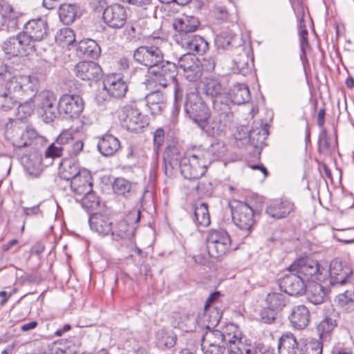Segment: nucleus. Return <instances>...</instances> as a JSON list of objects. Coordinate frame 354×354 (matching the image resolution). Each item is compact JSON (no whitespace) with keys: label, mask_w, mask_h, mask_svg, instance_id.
<instances>
[{"label":"nucleus","mask_w":354,"mask_h":354,"mask_svg":"<svg viewBox=\"0 0 354 354\" xmlns=\"http://www.w3.org/2000/svg\"><path fill=\"white\" fill-rule=\"evenodd\" d=\"M337 299L342 306L354 301V290H346L343 293L339 294L337 296Z\"/></svg>","instance_id":"obj_59"},{"label":"nucleus","mask_w":354,"mask_h":354,"mask_svg":"<svg viewBox=\"0 0 354 354\" xmlns=\"http://www.w3.org/2000/svg\"><path fill=\"white\" fill-rule=\"evenodd\" d=\"M141 100L145 101V106L148 107L152 115H159L166 107V99L158 91L152 92Z\"/></svg>","instance_id":"obj_30"},{"label":"nucleus","mask_w":354,"mask_h":354,"mask_svg":"<svg viewBox=\"0 0 354 354\" xmlns=\"http://www.w3.org/2000/svg\"><path fill=\"white\" fill-rule=\"evenodd\" d=\"M243 354H270L269 352L263 353L250 344L246 343Z\"/></svg>","instance_id":"obj_64"},{"label":"nucleus","mask_w":354,"mask_h":354,"mask_svg":"<svg viewBox=\"0 0 354 354\" xmlns=\"http://www.w3.org/2000/svg\"><path fill=\"white\" fill-rule=\"evenodd\" d=\"M183 55L176 64L183 69L185 77L190 82H195L202 76L201 62L193 54L196 51H189Z\"/></svg>","instance_id":"obj_19"},{"label":"nucleus","mask_w":354,"mask_h":354,"mask_svg":"<svg viewBox=\"0 0 354 354\" xmlns=\"http://www.w3.org/2000/svg\"><path fill=\"white\" fill-rule=\"evenodd\" d=\"M233 39L232 35H227L225 32H222L215 38V43L218 48H227L231 44Z\"/></svg>","instance_id":"obj_54"},{"label":"nucleus","mask_w":354,"mask_h":354,"mask_svg":"<svg viewBox=\"0 0 354 354\" xmlns=\"http://www.w3.org/2000/svg\"><path fill=\"white\" fill-rule=\"evenodd\" d=\"M115 194L129 198L135 193V185L123 178H117L112 184Z\"/></svg>","instance_id":"obj_36"},{"label":"nucleus","mask_w":354,"mask_h":354,"mask_svg":"<svg viewBox=\"0 0 354 354\" xmlns=\"http://www.w3.org/2000/svg\"><path fill=\"white\" fill-rule=\"evenodd\" d=\"M326 270L328 274L325 281L328 280L331 287L339 288L350 283L353 270L349 266L343 265L339 259H333Z\"/></svg>","instance_id":"obj_11"},{"label":"nucleus","mask_w":354,"mask_h":354,"mask_svg":"<svg viewBox=\"0 0 354 354\" xmlns=\"http://www.w3.org/2000/svg\"><path fill=\"white\" fill-rule=\"evenodd\" d=\"M278 313L275 310L270 309L266 306V308L262 309L260 313L261 321L265 324H272L276 319Z\"/></svg>","instance_id":"obj_55"},{"label":"nucleus","mask_w":354,"mask_h":354,"mask_svg":"<svg viewBox=\"0 0 354 354\" xmlns=\"http://www.w3.org/2000/svg\"><path fill=\"white\" fill-rule=\"evenodd\" d=\"M330 149V142L325 129L319 134L318 140V150L320 153H327Z\"/></svg>","instance_id":"obj_58"},{"label":"nucleus","mask_w":354,"mask_h":354,"mask_svg":"<svg viewBox=\"0 0 354 354\" xmlns=\"http://www.w3.org/2000/svg\"><path fill=\"white\" fill-rule=\"evenodd\" d=\"M326 294V288L320 283H313L308 290V299L315 305L324 302Z\"/></svg>","instance_id":"obj_41"},{"label":"nucleus","mask_w":354,"mask_h":354,"mask_svg":"<svg viewBox=\"0 0 354 354\" xmlns=\"http://www.w3.org/2000/svg\"><path fill=\"white\" fill-rule=\"evenodd\" d=\"M97 149L104 156H112L120 149V142L111 134H105L99 140Z\"/></svg>","instance_id":"obj_32"},{"label":"nucleus","mask_w":354,"mask_h":354,"mask_svg":"<svg viewBox=\"0 0 354 354\" xmlns=\"http://www.w3.org/2000/svg\"><path fill=\"white\" fill-rule=\"evenodd\" d=\"M65 151V147L59 146L56 143H52L46 150L45 157L46 158H59L63 155V152Z\"/></svg>","instance_id":"obj_53"},{"label":"nucleus","mask_w":354,"mask_h":354,"mask_svg":"<svg viewBox=\"0 0 354 354\" xmlns=\"http://www.w3.org/2000/svg\"><path fill=\"white\" fill-rule=\"evenodd\" d=\"M79 51L86 57L95 59L100 55V48L95 41L87 39L82 40L78 46Z\"/></svg>","instance_id":"obj_37"},{"label":"nucleus","mask_w":354,"mask_h":354,"mask_svg":"<svg viewBox=\"0 0 354 354\" xmlns=\"http://www.w3.org/2000/svg\"><path fill=\"white\" fill-rule=\"evenodd\" d=\"M177 68L176 64L163 59L162 63L152 67L149 73L156 84L165 88L175 80Z\"/></svg>","instance_id":"obj_18"},{"label":"nucleus","mask_w":354,"mask_h":354,"mask_svg":"<svg viewBox=\"0 0 354 354\" xmlns=\"http://www.w3.org/2000/svg\"><path fill=\"white\" fill-rule=\"evenodd\" d=\"M185 112L201 129H205L210 111L201 97L196 92L187 95L184 105Z\"/></svg>","instance_id":"obj_5"},{"label":"nucleus","mask_w":354,"mask_h":354,"mask_svg":"<svg viewBox=\"0 0 354 354\" xmlns=\"http://www.w3.org/2000/svg\"><path fill=\"white\" fill-rule=\"evenodd\" d=\"M323 344L317 339L307 341L301 348V354H322Z\"/></svg>","instance_id":"obj_51"},{"label":"nucleus","mask_w":354,"mask_h":354,"mask_svg":"<svg viewBox=\"0 0 354 354\" xmlns=\"http://www.w3.org/2000/svg\"><path fill=\"white\" fill-rule=\"evenodd\" d=\"M295 209V204L288 200H274L266 208V214L274 219L288 217Z\"/></svg>","instance_id":"obj_23"},{"label":"nucleus","mask_w":354,"mask_h":354,"mask_svg":"<svg viewBox=\"0 0 354 354\" xmlns=\"http://www.w3.org/2000/svg\"><path fill=\"white\" fill-rule=\"evenodd\" d=\"M140 211L137 209L130 211L127 216L118 221L111 231L114 239H129L133 236L136 224L140 221Z\"/></svg>","instance_id":"obj_12"},{"label":"nucleus","mask_w":354,"mask_h":354,"mask_svg":"<svg viewBox=\"0 0 354 354\" xmlns=\"http://www.w3.org/2000/svg\"><path fill=\"white\" fill-rule=\"evenodd\" d=\"M306 281L296 272H290L279 282L281 290L291 296H299L306 292Z\"/></svg>","instance_id":"obj_21"},{"label":"nucleus","mask_w":354,"mask_h":354,"mask_svg":"<svg viewBox=\"0 0 354 354\" xmlns=\"http://www.w3.org/2000/svg\"><path fill=\"white\" fill-rule=\"evenodd\" d=\"M104 89L109 95L115 98L123 97L128 89V86L120 75L108 76L103 82Z\"/></svg>","instance_id":"obj_26"},{"label":"nucleus","mask_w":354,"mask_h":354,"mask_svg":"<svg viewBox=\"0 0 354 354\" xmlns=\"http://www.w3.org/2000/svg\"><path fill=\"white\" fill-rule=\"evenodd\" d=\"M88 222L91 229L102 236L108 235L113 230L112 222L104 214H92Z\"/></svg>","instance_id":"obj_29"},{"label":"nucleus","mask_w":354,"mask_h":354,"mask_svg":"<svg viewBox=\"0 0 354 354\" xmlns=\"http://www.w3.org/2000/svg\"><path fill=\"white\" fill-rule=\"evenodd\" d=\"M208 166L203 154L197 149L183 156L179 169L185 178L198 180L205 174Z\"/></svg>","instance_id":"obj_7"},{"label":"nucleus","mask_w":354,"mask_h":354,"mask_svg":"<svg viewBox=\"0 0 354 354\" xmlns=\"http://www.w3.org/2000/svg\"><path fill=\"white\" fill-rule=\"evenodd\" d=\"M19 136V138L14 140L13 145L16 148L21 149L24 147H30L33 140L37 138V133L32 128H26L25 131L21 132Z\"/></svg>","instance_id":"obj_39"},{"label":"nucleus","mask_w":354,"mask_h":354,"mask_svg":"<svg viewBox=\"0 0 354 354\" xmlns=\"http://www.w3.org/2000/svg\"><path fill=\"white\" fill-rule=\"evenodd\" d=\"M2 49L9 57L27 55L35 52L34 46L30 45L28 39L21 32L5 41L2 44Z\"/></svg>","instance_id":"obj_16"},{"label":"nucleus","mask_w":354,"mask_h":354,"mask_svg":"<svg viewBox=\"0 0 354 354\" xmlns=\"http://www.w3.org/2000/svg\"><path fill=\"white\" fill-rule=\"evenodd\" d=\"M238 326L229 324L223 331L207 330L202 337V351L204 354H223L227 348L228 354H243L246 344Z\"/></svg>","instance_id":"obj_1"},{"label":"nucleus","mask_w":354,"mask_h":354,"mask_svg":"<svg viewBox=\"0 0 354 354\" xmlns=\"http://www.w3.org/2000/svg\"><path fill=\"white\" fill-rule=\"evenodd\" d=\"M19 19L15 14L11 12L8 16L6 17V22L4 30L8 31H13L18 27Z\"/></svg>","instance_id":"obj_62"},{"label":"nucleus","mask_w":354,"mask_h":354,"mask_svg":"<svg viewBox=\"0 0 354 354\" xmlns=\"http://www.w3.org/2000/svg\"><path fill=\"white\" fill-rule=\"evenodd\" d=\"M24 102L21 103H19V106L18 107V113H23L21 117L26 118L27 116L30 115V114L33 111L34 102L30 101V100H24Z\"/></svg>","instance_id":"obj_57"},{"label":"nucleus","mask_w":354,"mask_h":354,"mask_svg":"<svg viewBox=\"0 0 354 354\" xmlns=\"http://www.w3.org/2000/svg\"><path fill=\"white\" fill-rule=\"evenodd\" d=\"M289 272H296L306 282L319 281L324 282L328 271L320 267L317 261L309 259H299L294 261L288 268Z\"/></svg>","instance_id":"obj_4"},{"label":"nucleus","mask_w":354,"mask_h":354,"mask_svg":"<svg viewBox=\"0 0 354 354\" xmlns=\"http://www.w3.org/2000/svg\"><path fill=\"white\" fill-rule=\"evenodd\" d=\"M288 319L292 327L301 330L306 328L310 320V312L304 305H298L292 309Z\"/></svg>","instance_id":"obj_27"},{"label":"nucleus","mask_w":354,"mask_h":354,"mask_svg":"<svg viewBox=\"0 0 354 354\" xmlns=\"http://www.w3.org/2000/svg\"><path fill=\"white\" fill-rule=\"evenodd\" d=\"M336 326V320L333 319V317L330 315L325 316L317 327V330L320 339H326Z\"/></svg>","instance_id":"obj_44"},{"label":"nucleus","mask_w":354,"mask_h":354,"mask_svg":"<svg viewBox=\"0 0 354 354\" xmlns=\"http://www.w3.org/2000/svg\"><path fill=\"white\" fill-rule=\"evenodd\" d=\"M231 239L223 230H213L207 238V249L210 257L218 258L224 255L230 248Z\"/></svg>","instance_id":"obj_10"},{"label":"nucleus","mask_w":354,"mask_h":354,"mask_svg":"<svg viewBox=\"0 0 354 354\" xmlns=\"http://www.w3.org/2000/svg\"><path fill=\"white\" fill-rule=\"evenodd\" d=\"M77 77L83 80L97 81L102 77L101 67L93 62H80L74 68Z\"/></svg>","instance_id":"obj_24"},{"label":"nucleus","mask_w":354,"mask_h":354,"mask_svg":"<svg viewBox=\"0 0 354 354\" xmlns=\"http://www.w3.org/2000/svg\"><path fill=\"white\" fill-rule=\"evenodd\" d=\"M230 101V106L232 103L236 104H243L250 100V93L248 86L243 84H234L226 95Z\"/></svg>","instance_id":"obj_31"},{"label":"nucleus","mask_w":354,"mask_h":354,"mask_svg":"<svg viewBox=\"0 0 354 354\" xmlns=\"http://www.w3.org/2000/svg\"><path fill=\"white\" fill-rule=\"evenodd\" d=\"M77 15V8L73 4H62L59 9V16L63 24H72Z\"/></svg>","instance_id":"obj_42"},{"label":"nucleus","mask_w":354,"mask_h":354,"mask_svg":"<svg viewBox=\"0 0 354 354\" xmlns=\"http://www.w3.org/2000/svg\"><path fill=\"white\" fill-rule=\"evenodd\" d=\"M201 89L203 93L212 98L213 109H215L217 104L222 108L224 106H230V101L226 95L225 88L218 80L206 78L201 83Z\"/></svg>","instance_id":"obj_13"},{"label":"nucleus","mask_w":354,"mask_h":354,"mask_svg":"<svg viewBox=\"0 0 354 354\" xmlns=\"http://www.w3.org/2000/svg\"><path fill=\"white\" fill-rule=\"evenodd\" d=\"M75 36L72 29L64 28L55 35V41L62 47L68 46L74 43Z\"/></svg>","instance_id":"obj_48"},{"label":"nucleus","mask_w":354,"mask_h":354,"mask_svg":"<svg viewBox=\"0 0 354 354\" xmlns=\"http://www.w3.org/2000/svg\"><path fill=\"white\" fill-rule=\"evenodd\" d=\"M91 176L86 169L82 171L71 181V188L76 195L82 196V194L91 191Z\"/></svg>","instance_id":"obj_28"},{"label":"nucleus","mask_w":354,"mask_h":354,"mask_svg":"<svg viewBox=\"0 0 354 354\" xmlns=\"http://www.w3.org/2000/svg\"><path fill=\"white\" fill-rule=\"evenodd\" d=\"M216 59L214 55H207L203 58L201 62V67L202 71L203 70L207 72H212L214 70L216 66Z\"/></svg>","instance_id":"obj_60"},{"label":"nucleus","mask_w":354,"mask_h":354,"mask_svg":"<svg viewBox=\"0 0 354 354\" xmlns=\"http://www.w3.org/2000/svg\"><path fill=\"white\" fill-rule=\"evenodd\" d=\"M215 113L213 121L208 124L205 131L207 134L215 136H219L225 131V129L230 127L234 120V113L229 106H224L221 107L219 104H216L214 109Z\"/></svg>","instance_id":"obj_9"},{"label":"nucleus","mask_w":354,"mask_h":354,"mask_svg":"<svg viewBox=\"0 0 354 354\" xmlns=\"http://www.w3.org/2000/svg\"><path fill=\"white\" fill-rule=\"evenodd\" d=\"M203 154V158L209 165L212 162L223 156L227 148L225 143L219 140H214L207 149H198Z\"/></svg>","instance_id":"obj_33"},{"label":"nucleus","mask_w":354,"mask_h":354,"mask_svg":"<svg viewBox=\"0 0 354 354\" xmlns=\"http://www.w3.org/2000/svg\"><path fill=\"white\" fill-rule=\"evenodd\" d=\"M48 25L44 19L38 18L31 19L24 26L23 31L21 32L24 37L28 39L30 46H34V50L36 51V44L44 39L48 34Z\"/></svg>","instance_id":"obj_14"},{"label":"nucleus","mask_w":354,"mask_h":354,"mask_svg":"<svg viewBox=\"0 0 354 354\" xmlns=\"http://www.w3.org/2000/svg\"><path fill=\"white\" fill-rule=\"evenodd\" d=\"M268 134V131L266 127H257L252 129L249 134L250 142L255 147L261 146L265 142Z\"/></svg>","instance_id":"obj_49"},{"label":"nucleus","mask_w":354,"mask_h":354,"mask_svg":"<svg viewBox=\"0 0 354 354\" xmlns=\"http://www.w3.org/2000/svg\"><path fill=\"white\" fill-rule=\"evenodd\" d=\"M62 167V169L60 172V177L66 180L71 181L82 171L79 165L71 160L63 162Z\"/></svg>","instance_id":"obj_47"},{"label":"nucleus","mask_w":354,"mask_h":354,"mask_svg":"<svg viewBox=\"0 0 354 354\" xmlns=\"http://www.w3.org/2000/svg\"><path fill=\"white\" fill-rule=\"evenodd\" d=\"M83 109L84 102L78 95L64 94L59 100L57 114L75 118L79 117Z\"/></svg>","instance_id":"obj_17"},{"label":"nucleus","mask_w":354,"mask_h":354,"mask_svg":"<svg viewBox=\"0 0 354 354\" xmlns=\"http://www.w3.org/2000/svg\"><path fill=\"white\" fill-rule=\"evenodd\" d=\"M17 93L11 91L7 82L4 86L0 87V109L7 111L19 103Z\"/></svg>","instance_id":"obj_34"},{"label":"nucleus","mask_w":354,"mask_h":354,"mask_svg":"<svg viewBox=\"0 0 354 354\" xmlns=\"http://www.w3.org/2000/svg\"><path fill=\"white\" fill-rule=\"evenodd\" d=\"M11 91L17 93L19 100L32 101L37 94L39 82L37 77L30 75L13 77L8 81Z\"/></svg>","instance_id":"obj_8"},{"label":"nucleus","mask_w":354,"mask_h":354,"mask_svg":"<svg viewBox=\"0 0 354 354\" xmlns=\"http://www.w3.org/2000/svg\"><path fill=\"white\" fill-rule=\"evenodd\" d=\"M34 105L40 109L47 122L53 121L57 115L58 102L55 94L48 90L37 93L32 100Z\"/></svg>","instance_id":"obj_15"},{"label":"nucleus","mask_w":354,"mask_h":354,"mask_svg":"<svg viewBox=\"0 0 354 354\" xmlns=\"http://www.w3.org/2000/svg\"><path fill=\"white\" fill-rule=\"evenodd\" d=\"M237 55L233 59L234 67L240 73H245L249 66L250 57L242 46L237 49Z\"/></svg>","instance_id":"obj_46"},{"label":"nucleus","mask_w":354,"mask_h":354,"mask_svg":"<svg viewBox=\"0 0 354 354\" xmlns=\"http://www.w3.org/2000/svg\"><path fill=\"white\" fill-rule=\"evenodd\" d=\"M156 341L160 348H170L176 344V335L171 330L160 329L156 333Z\"/></svg>","instance_id":"obj_40"},{"label":"nucleus","mask_w":354,"mask_h":354,"mask_svg":"<svg viewBox=\"0 0 354 354\" xmlns=\"http://www.w3.org/2000/svg\"><path fill=\"white\" fill-rule=\"evenodd\" d=\"M194 221L197 225L207 227L210 223V216L208 205L205 203H201L194 209Z\"/></svg>","instance_id":"obj_43"},{"label":"nucleus","mask_w":354,"mask_h":354,"mask_svg":"<svg viewBox=\"0 0 354 354\" xmlns=\"http://www.w3.org/2000/svg\"><path fill=\"white\" fill-rule=\"evenodd\" d=\"M278 350L279 354H296L298 343L291 333H284L279 340Z\"/></svg>","instance_id":"obj_35"},{"label":"nucleus","mask_w":354,"mask_h":354,"mask_svg":"<svg viewBox=\"0 0 354 354\" xmlns=\"http://www.w3.org/2000/svg\"><path fill=\"white\" fill-rule=\"evenodd\" d=\"M234 223L241 230L249 232L254 223L253 209L246 203H240L232 208Z\"/></svg>","instance_id":"obj_20"},{"label":"nucleus","mask_w":354,"mask_h":354,"mask_svg":"<svg viewBox=\"0 0 354 354\" xmlns=\"http://www.w3.org/2000/svg\"><path fill=\"white\" fill-rule=\"evenodd\" d=\"M145 101L131 102L122 107L121 119L122 125L129 131L140 132L148 124V118L143 114Z\"/></svg>","instance_id":"obj_3"},{"label":"nucleus","mask_w":354,"mask_h":354,"mask_svg":"<svg viewBox=\"0 0 354 354\" xmlns=\"http://www.w3.org/2000/svg\"><path fill=\"white\" fill-rule=\"evenodd\" d=\"M166 41L158 39L156 44L152 45L141 46L137 48L133 53L134 60L149 68L161 64L165 55L163 52L164 45Z\"/></svg>","instance_id":"obj_6"},{"label":"nucleus","mask_w":354,"mask_h":354,"mask_svg":"<svg viewBox=\"0 0 354 354\" xmlns=\"http://www.w3.org/2000/svg\"><path fill=\"white\" fill-rule=\"evenodd\" d=\"M127 12L124 6L113 4L108 6L103 12L104 22L112 28H121L127 21Z\"/></svg>","instance_id":"obj_22"},{"label":"nucleus","mask_w":354,"mask_h":354,"mask_svg":"<svg viewBox=\"0 0 354 354\" xmlns=\"http://www.w3.org/2000/svg\"><path fill=\"white\" fill-rule=\"evenodd\" d=\"M200 25L197 17L185 16L177 19L174 23L176 33L174 35L175 41L187 50L196 51L198 54H203L208 49V43L202 37L193 35Z\"/></svg>","instance_id":"obj_2"},{"label":"nucleus","mask_w":354,"mask_h":354,"mask_svg":"<svg viewBox=\"0 0 354 354\" xmlns=\"http://www.w3.org/2000/svg\"><path fill=\"white\" fill-rule=\"evenodd\" d=\"M82 206L88 212L96 210L100 205V201L95 194L91 190L88 193L82 194Z\"/></svg>","instance_id":"obj_50"},{"label":"nucleus","mask_w":354,"mask_h":354,"mask_svg":"<svg viewBox=\"0 0 354 354\" xmlns=\"http://www.w3.org/2000/svg\"><path fill=\"white\" fill-rule=\"evenodd\" d=\"M183 156L175 145L168 146L164 153L165 170L167 176H172L180 167Z\"/></svg>","instance_id":"obj_25"},{"label":"nucleus","mask_w":354,"mask_h":354,"mask_svg":"<svg viewBox=\"0 0 354 354\" xmlns=\"http://www.w3.org/2000/svg\"><path fill=\"white\" fill-rule=\"evenodd\" d=\"M192 189H196L200 194L209 195L212 192V183L207 180L199 181Z\"/></svg>","instance_id":"obj_61"},{"label":"nucleus","mask_w":354,"mask_h":354,"mask_svg":"<svg viewBox=\"0 0 354 354\" xmlns=\"http://www.w3.org/2000/svg\"><path fill=\"white\" fill-rule=\"evenodd\" d=\"M73 139V131L71 130H64L57 138L55 143H56V145H57L65 147V149H66V145Z\"/></svg>","instance_id":"obj_56"},{"label":"nucleus","mask_w":354,"mask_h":354,"mask_svg":"<svg viewBox=\"0 0 354 354\" xmlns=\"http://www.w3.org/2000/svg\"><path fill=\"white\" fill-rule=\"evenodd\" d=\"M165 141V131L162 128L158 129L153 134L154 146L159 148Z\"/></svg>","instance_id":"obj_63"},{"label":"nucleus","mask_w":354,"mask_h":354,"mask_svg":"<svg viewBox=\"0 0 354 354\" xmlns=\"http://www.w3.org/2000/svg\"><path fill=\"white\" fill-rule=\"evenodd\" d=\"M222 317V312L217 307L205 308L203 319L207 322L206 326L208 330L216 326Z\"/></svg>","instance_id":"obj_45"},{"label":"nucleus","mask_w":354,"mask_h":354,"mask_svg":"<svg viewBox=\"0 0 354 354\" xmlns=\"http://www.w3.org/2000/svg\"><path fill=\"white\" fill-rule=\"evenodd\" d=\"M266 304L268 308L279 313L286 306L287 299L284 294L274 292L267 295Z\"/></svg>","instance_id":"obj_38"},{"label":"nucleus","mask_w":354,"mask_h":354,"mask_svg":"<svg viewBox=\"0 0 354 354\" xmlns=\"http://www.w3.org/2000/svg\"><path fill=\"white\" fill-rule=\"evenodd\" d=\"M33 160L29 158L27 160L25 167L28 173L34 177H38L42 170L41 165V160L39 156L34 157V163H32Z\"/></svg>","instance_id":"obj_52"}]
</instances>
